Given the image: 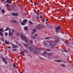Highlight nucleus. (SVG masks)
I'll return each instance as SVG.
<instances>
[{"mask_svg":"<svg viewBox=\"0 0 73 73\" xmlns=\"http://www.w3.org/2000/svg\"><path fill=\"white\" fill-rule=\"evenodd\" d=\"M3 61H4V62H5V61H6V60H5V59H3Z\"/></svg>","mask_w":73,"mask_h":73,"instance_id":"nucleus-44","label":"nucleus"},{"mask_svg":"<svg viewBox=\"0 0 73 73\" xmlns=\"http://www.w3.org/2000/svg\"><path fill=\"white\" fill-rule=\"evenodd\" d=\"M14 8H15L13 7H11V9H14Z\"/></svg>","mask_w":73,"mask_h":73,"instance_id":"nucleus-42","label":"nucleus"},{"mask_svg":"<svg viewBox=\"0 0 73 73\" xmlns=\"http://www.w3.org/2000/svg\"><path fill=\"white\" fill-rule=\"evenodd\" d=\"M9 36H12V35H13V34L12 33L9 32Z\"/></svg>","mask_w":73,"mask_h":73,"instance_id":"nucleus-10","label":"nucleus"},{"mask_svg":"<svg viewBox=\"0 0 73 73\" xmlns=\"http://www.w3.org/2000/svg\"><path fill=\"white\" fill-rule=\"evenodd\" d=\"M27 21H28L27 19H25L23 20V22H24V23H27Z\"/></svg>","mask_w":73,"mask_h":73,"instance_id":"nucleus-14","label":"nucleus"},{"mask_svg":"<svg viewBox=\"0 0 73 73\" xmlns=\"http://www.w3.org/2000/svg\"><path fill=\"white\" fill-rule=\"evenodd\" d=\"M43 43L44 44H45V45H47V43H46L45 41L43 42Z\"/></svg>","mask_w":73,"mask_h":73,"instance_id":"nucleus-40","label":"nucleus"},{"mask_svg":"<svg viewBox=\"0 0 73 73\" xmlns=\"http://www.w3.org/2000/svg\"><path fill=\"white\" fill-rule=\"evenodd\" d=\"M29 23H30V24H33V23H32V22H31V21H29Z\"/></svg>","mask_w":73,"mask_h":73,"instance_id":"nucleus-35","label":"nucleus"},{"mask_svg":"<svg viewBox=\"0 0 73 73\" xmlns=\"http://www.w3.org/2000/svg\"><path fill=\"white\" fill-rule=\"evenodd\" d=\"M0 35H1V36H3V34L1 32H0Z\"/></svg>","mask_w":73,"mask_h":73,"instance_id":"nucleus-26","label":"nucleus"},{"mask_svg":"<svg viewBox=\"0 0 73 73\" xmlns=\"http://www.w3.org/2000/svg\"><path fill=\"white\" fill-rule=\"evenodd\" d=\"M11 31H12V29H10L9 30V33L11 32Z\"/></svg>","mask_w":73,"mask_h":73,"instance_id":"nucleus-46","label":"nucleus"},{"mask_svg":"<svg viewBox=\"0 0 73 73\" xmlns=\"http://www.w3.org/2000/svg\"><path fill=\"white\" fill-rule=\"evenodd\" d=\"M26 30V31H27L28 30V28L27 27H25L24 28Z\"/></svg>","mask_w":73,"mask_h":73,"instance_id":"nucleus-24","label":"nucleus"},{"mask_svg":"<svg viewBox=\"0 0 73 73\" xmlns=\"http://www.w3.org/2000/svg\"><path fill=\"white\" fill-rule=\"evenodd\" d=\"M24 50V52H25L26 53H28V51L27 50L25 49V50Z\"/></svg>","mask_w":73,"mask_h":73,"instance_id":"nucleus-19","label":"nucleus"},{"mask_svg":"<svg viewBox=\"0 0 73 73\" xmlns=\"http://www.w3.org/2000/svg\"><path fill=\"white\" fill-rule=\"evenodd\" d=\"M15 10L16 11H18L19 9H18V7H15Z\"/></svg>","mask_w":73,"mask_h":73,"instance_id":"nucleus-21","label":"nucleus"},{"mask_svg":"<svg viewBox=\"0 0 73 73\" xmlns=\"http://www.w3.org/2000/svg\"><path fill=\"white\" fill-rule=\"evenodd\" d=\"M64 52H68V51L64 49Z\"/></svg>","mask_w":73,"mask_h":73,"instance_id":"nucleus-37","label":"nucleus"},{"mask_svg":"<svg viewBox=\"0 0 73 73\" xmlns=\"http://www.w3.org/2000/svg\"><path fill=\"white\" fill-rule=\"evenodd\" d=\"M33 39H35V38H36V37L35 36H33Z\"/></svg>","mask_w":73,"mask_h":73,"instance_id":"nucleus-31","label":"nucleus"},{"mask_svg":"<svg viewBox=\"0 0 73 73\" xmlns=\"http://www.w3.org/2000/svg\"><path fill=\"white\" fill-rule=\"evenodd\" d=\"M36 29H39V28H38L37 27H36Z\"/></svg>","mask_w":73,"mask_h":73,"instance_id":"nucleus-60","label":"nucleus"},{"mask_svg":"<svg viewBox=\"0 0 73 73\" xmlns=\"http://www.w3.org/2000/svg\"><path fill=\"white\" fill-rule=\"evenodd\" d=\"M1 2H4L5 1V0H1Z\"/></svg>","mask_w":73,"mask_h":73,"instance_id":"nucleus-50","label":"nucleus"},{"mask_svg":"<svg viewBox=\"0 0 73 73\" xmlns=\"http://www.w3.org/2000/svg\"><path fill=\"white\" fill-rule=\"evenodd\" d=\"M9 7V4H7L6 5V7Z\"/></svg>","mask_w":73,"mask_h":73,"instance_id":"nucleus-33","label":"nucleus"},{"mask_svg":"<svg viewBox=\"0 0 73 73\" xmlns=\"http://www.w3.org/2000/svg\"><path fill=\"white\" fill-rule=\"evenodd\" d=\"M47 54L48 56H52V53H48Z\"/></svg>","mask_w":73,"mask_h":73,"instance_id":"nucleus-18","label":"nucleus"},{"mask_svg":"<svg viewBox=\"0 0 73 73\" xmlns=\"http://www.w3.org/2000/svg\"><path fill=\"white\" fill-rule=\"evenodd\" d=\"M35 13H36V14L38 16H39L40 15H39V14H38V13L37 11H34Z\"/></svg>","mask_w":73,"mask_h":73,"instance_id":"nucleus-15","label":"nucleus"},{"mask_svg":"<svg viewBox=\"0 0 73 73\" xmlns=\"http://www.w3.org/2000/svg\"><path fill=\"white\" fill-rule=\"evenodd\" d=\"M9 29V27H8L5 29V31H7Z\"/></svg>","mask_w":73,"mask_h":73,"instance_id":"nucleus-22","label":"nucleus"},{"mask_svg":"<svg viewBox=\"0 0 73 73\" xmlns=\"http://www.w3.org/2000/svg\"><path fill=\"white\" fill-rule=\"evenodd\" d=\"M33 31H34V32H36V29H33Z\"/></svg>","mask_w":73,"mask_h":73,"instance_id":"nucleus-43","label":"nucleus"},{"mask_svg":"<svg viewBox=\"0 0 73 73\" xmlns=\"http://www.w3.org/2000/svg\"><path fill=\"white\" fill-rule=\"evenodd\" d=\"M7 3H9V4H11L12 2H11V0H6Z\"/></svg>","mask_w":73,"mask_h":73,"instance_id":"nucleus-7","label":"nucleus"},{"mask_svg":"<svg viewBox=\"0 0 73 73\" xmlns=\"http://www.w3.org/2000/svg\"><path fill=\"white\" fill-rule=\"evenodd\" d=\"M46 54V52H44L42 54V56H45Z\"/></svg>","mask_w":73,"mask_h":73,"instance_id":"nucleus-13","label":"nucleus"},{"mask_svg":"<svg viewBox=\"0 0 73 73\" xmlns=\"http://www.w3.org/2000/svg\"><path fill=\"white\" fill-rule=\"evenodd\" d=\"M40 59H41L42 60H44V58H40Z\"/></svg>","mask_w":73,"mask_h":73,"instance_id":"nucleus-52","label":"nucleus"},{"mask_svg":"<svg viewBox=\"0 0 73 73\" xmlns=\"http://www.w3.org/2000/svg\"><path fill=\"white\" fill-rule=\"evenodd\" d=\"M18 15L19 14H18V13H11V15H12V16H15V17H16L18 16Z\"/></svg>","mask_w":73,"mask_h":73,"instance_id":"nucleus-3","label":"nucleus"},{"mask_svg":"<svg viewBox=\"0 0 73 73\" xmlns=\"http://www.w3.org/2000/svg\"><path fill=\"white\" fill-rule=\"evenodd\" d=\"M21 54H22L23 56H25V53H24V51H21Z\"/></svg>","mask_w":73,"mask_h":73,"instance_id":"nucleus-11","label":"nucleus"},{"mask_svg":"<svg viewBox=\"0 0 73 73\" xmlns=\"http://www.w3.org/2000/svg\"><path fill=\"white\" fill-rule=\"evenodd\" d=\"M47 51H48V52H49L50 51V50L49 49H47Z\"/></svg>","mask_w":73,"mask_h":73,"instance_id":"nucleus-45","label":"nucleus"},{"mask_svg":"<svg viewBox=\"0 0 73 73\" xmlns=\"http://www.w3.org/2000/svg\"><path fill=\"white\" fill-rule=\"evenodd\" d=\"M42 22H44V20H42Z\"/></svg>","mask_w":73,"mask_h":73,"instance_id":"nucleus-64","label":"nucleus"},{"mask_svg":"<svg viewBox=\"0 0 73 73\" xmlns=\"http://www.w3.org/2000/svg\"><path fill=\"white\" fill-rule=\"evenodd\" d=\"M35 36H37V34H35Z\"/></svg>","mask_w":73,"mask_h":73,"instance_id":"nucleus-61","label":"nucleus"},{"mask_svg":"<svg viewBox=\"0 0 73 73\" xmlns=\"http://www.w3.org/2000/svg\"><path fill=\"white\" fill-rule=\"evenodd\" d=\"M5 36H7V35H8V33H5Z\"/></svg>","mask_w":73,"mask_h":73,"instance_id":"nucleus-39","label":"nucleus"},{"mask_svg":"<svg viewBox=\"0 0 73 73\" xmlns=\"http://www.w3.org/2000/svg\"><path fill=\"white\" fill-rule=\"evenodd\" d=\"M42 28L43 29H46V28L45 27H43Z\"/></svg>","mask_w":73,"mask_h":73,"instance_id":"nucleus-48","label":"nucleus"},{"mask_svg":"<svg viewBox=\"0 0 73 73\" xmlns=\"http://www.w3.org/2000/svg\"><path fill=\"white\" fill-rule=\"evenodd\" d=\"M54 61H57V62H62V61L61 60H54Z\"/></svg>","mask_w":73,"mask_h":73,"instance_id":"nucleus-12","label":"nucleus"},{"mask_svg":"<svg viewBox=\"0 0 73 73\" xmlns=\"http://www.w3.org/2000/svg\"><path fill=\"white\" fill-rule=\"evenodd\" d=\"M61 28H60V26H58V27H56L55 28V31L56 33H58L59 31V29H61Z\"/></svg>","mask_w":73,"mask_h":73,"instance_id":"nucleus-2","label":"nucleus"},{"mask_svg":"<svg viewBox=\"0 0 73 73\" xmlns=\"http://www.w3.org/2000/svg\"><path fill=\"white\" fill-rule=\"evenodd\" d=\"M30 42L31 44H33V41H32L31 40H30Z\"/></svg>","mask_w":73,"mask_h":73,"instance_id":"nucleus-32","label":"nucleus"},{"mask_svg":"<svg viewBox=\"0 0 73 73\" xmlns=\"http://www.w3.org/2000/svg\"><path fill=\"white\" fill-rule=\"evenodd\" d=\"M8 48H9V49L11 48V46H9L8 47Z\"/></svg>","mask_w":73,"mask_h":73,"instance_id":"nucleus-59","label":"nucleus"},{"mask_svg":"<svg viewBox=\"0 0 73 73\" xmlns=\"http://www.w3.org/2000/svg\"><path fill=\"white\" fill-rule=\"evenodd\" d=\"M54 42H57V40H55V41H54Z\"/></svg>","mask_w":73,"mask_h":73,"instance_id":"nucleus-53","label":"nucleus"},{"mask_svg":"<svg viewBox=\"0 0 73 73\" xmlns=\"http://www.w3.org/2000/svg\"><path fill=\"white\" fill-rule=\"evenodd\" d=\"M1 58L2 59V60H3V59H4V57H2Z\"/></svg>","mask_w":73,"mask_h":73,"instance_id":"nucleus-58","label":"nucleus"},{"mask_svg":"<svg viewBox=\"0 0 73 73\" xmlns=\"http://www.w3.org/2000/svg\"><path fill=\"white\" fill-rule=\"evenodd\" d=\"M1 40H2V41L3 42H4V38H1Z\"/></svg>","mask_w":73,"mask_h":73,"instance_id":"nucleus-30","label":"nucleus"},{"mask_svg":"<svg viewBox=\"0 0 73 73\" xmlns=\"http://www.w3.org/2000/svg\"><path fill=\"white\" fill-rule=\"evenodd\" d=\"M34 33H34V32H32V34H34Z\"/></svg>","mask_w":73,"mask_h":73,"instance_id":"nucleus-63","label":"nucleus"},{"mask_svg":"<svg viewBox=\"0 0 73 73\" xmlns=\"http://www.w3.org/2000/svg\"><path fill=\"white\" fill-rule=\"evenodd\" d=\"M38 3H34V5H35V6H36V5H37V4Z\"/></svg>","mask_w":73,"mask_h":73,"instance_id":"nucleus-34","label":"nucleus"},{"mask_svg":"<svg viewBox=\"0 0 73 73\" xmlns=\"http://www.w3.org/2000/svg\"><path fill=\"white\" fill-rule=\"evenodd\" d=\"M64 42H65V44H67V42H66V41L65 40Z\"/></svg>","mask_w":73,"mask_h":73,"instance_id":"nucleus-54","label":"nucleus"},{"mask_svg":"<svg viewBox=\"0 0 73 73\" xmlns=\"http://www.w3.org/2000/svg\"><path fill=\"white\" fill-rule=\"evenodd\" d=\"M55 38L56 40H59V39H60V38L58 36H56L55 37Z\"/></svg>","mask_w":73,"mask_h":73,"instance_id":"nucleus-16","label":"nucleus"},{"mask_svg":"<svg viewBox=\"0 0 73 73\" xmlns=\"http://www.w3.org/2000/svg\"><path fill=\"white\" fill-rule=\"evenodd\" d=\"M40 18V17H39V16H37L36 17V19L37 20H38V19H39Z\"/></svg>","mask_w":73,"mask_h":73,"instance_id":"nucleus-36","label":"nucleus"},{"mask_svg":"<svg viewBox=\"0 0 73 73\" xmlns=\"http://www.w3.org/2000/svg\"><path fill=\"white\" fill-rule=\"evenodd\" d=\"M12 46H13V48H16L17 47V46L13 44H11Z\"/></svg>","mask_w":73,"mask_h":73,"instance_id":"nucleus-6","label":"nucleus"},{"mask_svg":"<svg viewBox=\"0 0 73 73\" xmlns=\"http://www.w3.org/2000/svg\"><path fill=\"white\" fill-rule=\"evenodd\" d=\"M38 50H36L34 52V54H37V53H38Z\"/></svg>","mask_w":73,"mask_h":73,"instance_id":"nucleus-8","label":"nucleus"},{"mask_svg":"<svg viewBox=\"0 0 73 73\" xmlns=\"http://www.w3.org/2000/svg\"><path fill=\"white\" fill-rule=\"evenodd\" d=\"M48 19H46V21H48Z\"/></svg>","mask_w":73,"mask_h":73,"instance_id":"nucleus-62","label":"nucleus"},{"mask_svg":"<svg viewBox=\"0 0 73 73\" xmlns=\"http://www.w3.org/2000/svg\"><path fill=\"white\" fill-rule=\"evenodd\" d=\"M60 64L62 66H63V67H65V65L64 64Z\"/></svg>","mask_w":73,"mask_h":73,"instance_id":"nucleus-25","label":"nucleus"},{"mask_svg":"<svg viewBox=\"0 0 73 73\" xmlns=\"http://www.w3.org/2000/svg\"><path fill=\"white\" fill-rule=\"evenodd\" d=\"M21 38L22 40H23V41H24L26 43H27V44H28L29 43L27 37L22 34H21Z\"/></svg>","mask_w":73,"mask_h":73,"instance_id":"nucleus-1","label":"nucleus"},{"mask_svg":"<svg viewBox=\"0 0 73 73\" xmlns=\"http://www.w3.org/2000/svg\"><path fill=\"white\" fill-rule=\"evenodd\" d=\"M9 21L11 23H17V21L15 19L10 20Z\"/></svg>","mask_w":73,"mask_h":73,"instance_id":"nucleus-4","label":"nucleus"},{"mask_svg":"<svg viewBox=\"0 0 73 73\" xmlns=\"http://www.w3.org/2000/svg\"><path fill=\"white\" fill-rule=\"evenodd\" d=\"M40 19H41L42 18V16H41V15L40 16Z\"/></svg>","mask_w":73,"mask_h":73,"instance_id":"nucleus-56","label":"nucleus"},{"mask_svg":"<svg viewBox=\"0 0 73 73\" xmlns=\"http://www.w3.org/2000/svg\"><path fill=\"white\" fill-rule=\"evenodd\" d=\"M21 23L22 25H25V23L23 21L21 22Z\"/></svg>","mask_w":73,"mask_h":73,"instance_id":"nucleus-9","label":"nucleus"},{"mask_svg":"<svg viewBox=\"0 0 73 73\" xmlns=\"http://www.w3.org/2000/svg\"><path fill=\"white\" fill-rule=\"evenodd\" d=\"M13 66H14V67H15V68L16 66V65L15 64H13Z\"/></svg>","mask_w":73,"mask_h":73,"instance_id":"nucleus-29","label":"nucleus"},{"mask_svg":"<svg viewBox=\"0 0 73 73\" xmlns=\"http://www.w3.org/2000/svg\"><path fill=\"white\" fill-rule=\"evenodd\" d=\"M2 12L3 13H5V10H4V9H2Z\"/></svg>","mask_w":73,"mask_h":73,"instance_id":"nucleus-20","label":"nucleus"},{"mask_svg":"<svg viewBox=\"0 0 73 73\" xmlns=\"http://www.w3.org/2000/svg\"><path fill=\"white\" fill-rule=\"evenodd\" d=\"M14 32H15V30H13V29L12 30L11 33L13 34V33H14Z\"/></svg>","mask_w":73,"mask_h":73,"instance_id":"nucleus-28","label":"nucleus"},{"mask_svg":"<svg viewBox=\"0 0 73 73\" xmlns=\"http://www.w3.org/2000/svg\"><path fill=\"white\" fill-rule=\"evenodd\" d=\"M52 45L53 44H50V46H51H51H52Z\"/></svg>","mask_w":73,"mask_h":73,"instance_id":"nucleus-49","label":"nucleus"},{"mask_svg":"<svg viewBox=\"0 0 73 73\" xmlns=\"http://www.w3.org/2000/svg\"><path fill=\"white\" fill-rule=\"evenodd\" d=\"M5 44H9V43L8 42V41L7 40H5Z\"/></svg>","mask_w":73,"mask_h":73,"instance_id":"nucleus-17","label":"nucleus"},{"mask_svg":"<svg viewBox=\"0 0 73 73\" xmlns=\"http://www.w3.org/2000/svg\"><path fill=\"white\" fill-rule=\"evenodd\" d=\"M52 38L50 37H47L45 38L46 39H48V38Z\"/></svg>","mask_w":73,"mask_h":73,"instance_id":"nucleus-27","label":"nucleus"},{"mask_svg":"<svg viewBox=\"0 0 73 73\" xmlns=\"http://www.w3.org/2000/svg\"><path fill=\"white\" fill-rule=\"evenodd\" d=\"M28 48L29 49V50H30V52H33V48L31 46H29Z\"/></svg>","mask_w":73,"mask_h":73,"instance_id":"nucleus-5","label":"nucleus"},{"mask_svg":"<svg viewBox=\"0 0 73 73\" xmlns=\"http://www.w3.org/2000/svg\"><path fill=\"white\" fill-rule=\"evenodd\" d=\"M13 51H16V49H13Z\"/></svg>","mask_w":73,"mask_h":73,"instance_id":"nucleus-47","label":"nucleus"},{"mask_svg":"<svg viewBox=\"0 0 73 73\" xmlns=\"http://www.w3.org/2000/svg\"><path fill=\"white\" fill-rule=\"evenodd\" d=\"M4 31H3V29L2 28H0V32H3Z\"/></svg>","mask_w":73,"mask_h":73,"instance_id":"nucleus-23","label":"nucleus"},{"mask_svg":"<svg viewBox=\"0 0 73 73\" xmlns=\"http://www.w3.org/2000/svg\"><path fill=\"white\" fill-rule=\"evenodd\" d=\"M51 48H54V46L52 44V45L51 47Z\"/></svg>","mask_w":73,"mask_h":73,"instance_id":"nucleus-38","label":"nucleus"},{"mask_svg":"<svg viewBox=\"0 0 73 73\" xmlns=\"http://www.w3.org/2000/svg\"><path fill=\"white\" fill-rule=\"evenodd\" d=\"M23 45H24V46H25V43H23Z\"/></svg>","mask_w":73,"mask_h":73,"instance_id":"nucleus-57","label":"nucleus"},{"mask_svg":"<svg viewBox=\"0 0 73 73\" xmlns=\"http://www.w3.org/2000/svg\"><path fill=\"white\" fill-rule=\"evenodd\" d=\"M42 25H37V27H40V26H42Z\"/></svg>","mask_w":73,"mask_h":73,"instance_id":"nucleus-41","label":"nucleus"},{"mask_svg":"<svg viewBox=\"0 0 73 73\" xmlns=\"http://www.w3.org/2000/svg\"><path fill=\"white\" fill-rule=\"evenodd\" d=\"M19 35V33H18V34H17V35H16V36H18V35Z\"/></svg>","mask_w":73,"mask_h":73,"instance_id":"nucleus-55","label":"nucleus"},{"mask_svg":"<svg viewBox=\"0 0 73 73\" xmlns=\"http://www.w3.org/2000/svg\"><path fill=\"white\" fill-rule=\"evenodd\" d=\"M4 62H5V64H7V61H5Z\"/></svg>","mask_w":73,"mask_h":73,"instance_id":"nucleus-51","label":"nucleus"}]
</instances>
